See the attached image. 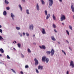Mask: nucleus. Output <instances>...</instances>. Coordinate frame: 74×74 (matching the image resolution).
<instances>
[{
    "mask_svg": "<svg viewBox=\"0 0 74 74\" xmlns=\"http://www.w3.org/2000/svg\"><path fill=\"white\" fill-rule=\"evenodd\" d=\"M53 0H49V6L51 7L53 4Z\"/></svg>",
    "mask_w": 74,
    "mask_h": 74,
    "instance_id": "f257e3e1",
    "label": "nucleus"
},
{
    "mask_svg": "<svg viewBox=\"0 0 74 74\" xmlns=\"http://www.w3.org/2000/svg\"><path fill=\"white\" fill-rule=\"evenodd\" d=\"M61 16L60 19H61V21H63L64 20L66 19V17L63 14L61 15Z\"/></svg>",
    "mask_w": 74,
    "mask_h": 74,
    "instance_id": "f03ea898",
    "label": "nucleus"
},
{
    "mask_svg": "<svg viewBox=\"0 0 74 74\" xmlns=\"http://www.w3.org/2000/svg\"><path fill=\"white\" fill-rule=\"evenodd\" d=\"M34 61L35 62V65H36V66L38 65V60H37V59L36 58H35L34 59Z\"/></svg>",
    "mask_w": 74,
    "mask_h": 74,
    "instance_id": "7ed1b4c3",
    "label": "nucleus"
},
{
    "mask_svg": "<svg viewBox=\"0 0 74 74\" xmlns=\"http://www.w3.org/2000/svg\"><path fill=\"white\" fill-rule=\"evenodd\" d=\"M70 66H71L72 68H74V62L73 61H71L70 62Z\"/></svg>",
    "mask_w": 74,
    "mask_h": 74,
    "instance_id": "20e7f679",
    "label": "nucleus"
},
{
    "mask_svg": "<svg viewBox=\"0 0 74 74\" xmlns=\"http://www.w3.org/2000/svg\"><path fill=\"white\" fill-rule=\"evenodd\" d=\"M51 56H53V55H54V53H55V50L53 49H52L51 50Z\"/></svg>",
    "mask_w": 74,
    "mask_h": 74,
    "instance_id": "39448f33",
    "label": "nucleus"
},
{
    "mask_svg": "<svg viewBox=\"0 0 74 74\" xmlns=\"http://www.w3.org/2000/svg\"><path fill=\"white\" fill-rule=\"evenodd\" d=\"M38 70H42L43 69V66H42L39 65L38 66Z\"/></svg>",
    "mask_w": 74,
    "mask_h": 74,
    "instance_id": "423d86ee",
    "label": "nucleus"
},
{
    "mask_svg": "<svg viewBox=\"0 0 74 74\" xmlns=\"http://www.w3.org/2000/svg\"><path fill=\"white\" fill-rule=\"evenodd\" d=\"M34 26L33 25H32L29 26V29L31 30H33Z\"/></svg>",
    "mask_w": 74,
    "mask_h": 74,
    "instance_id": "0eeeda50",
    "label": "nucleus"
},
{
    "mask_svg": "<svg viewBox=\"0 0 74 74\" xmlns=\"http://www.w3.org/2000/svg\"><path fill=\"white\" fill-rule=\"evenodd\" d=\"M39 47H40L41 49H45L46 48V47L44 45H42V46H40Z\"/></svg>",
    "mask_w": 74,
    "mask_h": 74,
    "instance_id": "6e6552de",
    "label": "nucleus"
},
{
    "mask_svg": "<svg viewBox=\"0 0 74 74\" xmlns=\"http://www.w3.org/2000/svg\"><path fill=\"white\" fill-rule=\"evenodd\" d=\"M36 9L38 11H40V8L38 3H37L36 5Z\"/></svg>",
    "mask_w": 74,
    "mask_h": 74,
    "instance_id": "1a4fd4ad",
    "label": "nucleus"
},
{
    "mask_svg": "<svg viewBox=\"0 0 74 74\" xmlns=\"http://www.w3.org/2000/svg\"><path fill=\"white\" fill-rule=\"evenodd\" d=\"M46 59V57H45V56H43L42 58V62H45V60Z\"/></svg>",
    "mask_w": 74,
    "mask_h": 74,
    "instance_id": "9d476101",
    "label": "nucleus"
},
{
    "mask_svg": "<svg viewBox=\"0 0 74 74\" xmlns=\"http://www.w3.org/2000/svg\"><path fill=\"white\" fill-rule=\"evenodd\" d=\"M46 15L47 16L46 17V19H49V18L51 16V15H50V14H48Z\"/></svg>",
    "mask_w": 74,
    "mask_h": 74,
    "instance_id": "9b49d317",
    "label": "nucleus"
},
{
    "mask_svg": "<svg viewBox=\"0 0 74 74\" xmlns=\"http://www.w3.org/2000/svg\"><path fill=\"white\" fill-rule=\"evenodd\" d=\"M11 17L12 18V19L14 21V18L15 17V16L12 13H11Z\"/></svg>",
    "mask_w": 74,
    "mask_h": 74,
    "instance_id": "f8f14e48",
    "label": "nucleus"
},
{
    "mask_svg": "<svg viewBox=\"0 0 74 74\" xmlns=\"http://www.w3.org/2000/svg\"><path fill=\"white\" fill-rule=\"evenodd\" d=\"M71 9L72 10V12H74V6H73V5H71Z\"/></svg>",
    "mask_w": 74,
    "mask_h": 74,
    "instance_id": "ddd939ff",
    "label": "nucleus"
},
{
    "mask_svg": "<svg viewBox=\"0 0 74 74\" xmlns=\"http://www.w3.org/2000/svg\"><path fill=\"white\" fill-rule=\"evenodd\" d=\"M42 34H46V32H45V29L44 28L42 29Z\"/></svg>",
    "mask_w": 74,
    "mask_h": 74,
    "instance_id": "4468645a",
    "label": "nucleus"
},
{
    "mask_svg": "<svg viewBox=\"0 0 74 74\" xmlns=\"http://www.w3.org/2000/svg\"><path fill=\"white\" fill-rule=\"evenodd\" d=\"M19 7L20 10H21V11H22V7L21 6V5H19Z\"/></svg>",
    "mask_w": 74,
    "mask_h": 74,
    "instance_id": "2eb2a0df",
    "label": "nucleus"
},
{
    "mask_svg": "<svg viewBox=\"0 0 74 74\" xmlns=\"http://www.w3.org/2000/svg\"><path fill=\"white\" fill-rule=\"evenodd\" d=\"M45 61L46 63H48V62H49V59L48 58H46L45 60Z\"/></svg>",
    "mask_w": 74,
    "mask_h": 74,
    "instance_id": "dca6fc26",
    "label": "nucleus"
},
{
    "mask_svg": "<svg viewBox=\"0 0 74 74\" xmlns=\"http://www.w3.org/2000/svg\"><path fill=\"white\" fill-rule=\"evenodd\" d=\"M0 52L1 53H4V50L2 48H1L0 49Z\"/></svg>",
    "mask_w": 74,
    "mask_h": 74,
    "instance_id": "f3484780",
    "label": "nucleus"
},
{
    "mask_svg": "<svg viewBox=\"0 0 74 74\" xmlns=\"http://www.w3.org/2000/svg\"><path fill=\"white\" fill-rule=\"evenodd\" d=\"M51 38L53 41H55V40H56V39L55 38H54V37L53 36H51Z\"/></svg>",
    "mask_w": 74,
    "mask_h": 74,
    "instance_id": "a211bd4d",
    "label": "nucleus"
},
{
    "mask_svg": "<svg viewBox=\"0 0 74 74\" xmlns=\"http://www.w3.org/2000/svg\"><path fill=\"white\" fill-rule=\"evenodd\" d=\"M53 20H55L56 19V17L55 16V15H54V14H53Z\"/></svg>",
    "mask_w": 74,
    "mask_h": 74,
    "instance_id": "6ab92c4d",
    "label": "nucleus"
},
{
    "mask_svg": "<svg viewBox=\"0 0 74 74\" xmlns=\"http://www.w3.org/2000/svg\"><path fill=\"white\" fill-rule=\"evenodd\" d=\"M3 14L4 15H5V16L6 15H7V12H6V11H5L3 12Z\"/></svg>",
    "mask_w": 74,
    "mask_h": 74,
    "instance_id": "aec40b11",
    "label": "nucleus"
},
{
    "mask_svg": "<svg viewBox=\"0 0 74 74\" xmlns=\"http://www.w3.org/2000/svg\"><path fill=\"white\" fill-rule=\"evenodd\" d=\"M69 29H70L71 30H73V28H72V26L71 25H69Z\"/></svg>",
    "mask_w": 74,
    "mask_h": 74,
    "instance_id": "412c9836",
    "label": "nucleus"
},
{
    "mask_svg": "<svg viewBox=\"0 0 74 74\" xmlns=\"http://www.w3.org/2000/svg\"><path fill=\"white\" fill-rule=\"evenodd\" d=\"M46 53H47V54H48V55H50L51 53V51H47L46 52Z\"/></svg>",
    "mask_w": 74,
    "mask_h": 74,
    "instance_id": "4be33fe9",
    "label": "nucleus"
},
{
    "mask_svg": "<svg viewBox=\"0 0 74 74\" xmlns=\"http://www.w3.org/2000/svg\"><path fill=\"white\" fill-rule=\"evenodd\" d=\"M5 2L6 4H8L9 3V2L7 1V0H5Z\"/></svg>",
    "mask_w": 74,
    "mask_h": 74,
    "instance_id": "5701e85b",
    "label": "nucleus"
},
{
    "mask_svg": "<svg viewBox=\"0 0 74 74\" xmlns=\"http://www.w3.org/2000/svg\"><path fill=\"white\" fill-rule=\"evenodd\" d=\"M29 10H26V13L27 14H28L29 15V14H30V13H29Z\"/></svg>",
    "mask_w": 74,
    "mask_h": 74,
    "instance_id": "b1692460",
    "label": "nucleus"
},
{
    "mask_svg": "<svg viewBox=\"0 0 74 74\" xmlns=\"http://www.w3.org/2000/svg\"><path fill=\"white\" fill-rule=\"evenodd\" d=\"M45 15H48L47 12V10H45Z\"/></svg>",
    "mask_w": 74,
    "mask_h": 74,
    "instance_id": "393cba45",
    "label": "nucleus"
},
{
    "mask_svg": "<svg viewBox=\"0 0 74 74\" xmlns=\"http://www.w3.org/2000/svg\"><path fill=\"white\" fill-rule=\"evenodd\" d=\"M41 1L42 2V4H45V2L43 0H41Z\"/></svg>",
    "mask_w": 74,
    "mask_h": 74,
    "instance_id": "a878e982",
    "label": "nucleus"
},
{
    "mask_svg": "<svg viewBox=\"0 0 74 74\" xmlns=\"http://www.w3.org/2000/svg\"><path fill=\"white\" fill-rule=\"evenodd\" d=\"M66 33H67V34H68V35L69 36V35H70V33H69V31H68V30H66Z\"/></svg>",
    "mask_w": 74,
    "mask_h": 74,
    "instance_id": "bb28decb",
    "label": "nucleus"
},
{
    "mask_svg": "<svg viewBox=\"0 0 74 74\" xmlns=\"http://www.w3.org/2000/svg\"><path fill=\"white\" fill-rule=\"evenodd\" d=\"M4 40V39H3L1 36H0V40Z\"/></svg>",
    "mask_w": 74,
    "mask_h": 74,
    "instance_id": "cd10ccee",
    "label": "nucleus"
},
{
    "mask_svg": "<svg viewBox=\"0 0 74 74\" xmlns=\"http://www.w3.org/2000/svg\"><path fill=\"white\" fill-rule=\"evenodd\" d=\"M36 70L37 73H39V71H38V69H36Z\"/></svg>",
    "mask_w": 74,
    "mask_h": 74,
    "instance_id": "c85d7f7f",
    "label": "nucleus"
},
{
    "mask_svg": "<svg viewBox=\"0 0 74 74\" xmlns=\"http://www.w3.org/2000/svg\"><path fill=\"white\" fill-rule=\"evenodd\" d=\"M11 70L12 71V72H13V73H16V72H15V71H14V70L13 69H12Z\"/></svg>",
    "mask_w": 74,
    "mask_h": 74,
    "instance_id": "c756f323",
    "label": "nucleus"
},
{
    "mask_svg": "<svg viewBox=\"0 0 74 74\" xmlns=\"http://www.w3.org/2000/svg\"><path fill=\"white\" fill-rule=\"evenodd\" d=\"M62 52L63 53H64V54L65 55H66V52L62 50Z\"/></svg>",
    "mask_w": 74,
    "mask_h": 74,
    "instance_id": "7c9ffc66",
    "label": "nucleus"
},
{
    "mask_svg": "<svg viewBox=\"0 0 74 74\" xmlns=\"http://www.w3.org/2000/svg\"><path fill=\"white\" fill-rule=\"evenodd\" d=\"M28 51L29 53H31V51H30V50L29 49H28Z\"/></svg>",
    "mask_w": 74,
    "mask_h": 74,
    "instance_id": "2f4dec72",
    "label": "nucleus"
},
{
    "mask_svg": "<svg viewBox=\"0 0 74 74\" xmlns=\"http://www.w3.org/2000/svg\"><path fill=\"white\" fill-rule=\"evenodd\" d=\"M25 69H27V68H29V66L28 65H26L25 66Z\"/></svg>",
    "mask_w": 74,
    "mask_h": 74,
    "instance_id": "473e14b6",
    "label": "nucleus"
},
{
    "mask_svg": "<svg viewBox=\"0 0 74 74\" xmlns=\"http://www.w3.org/2000/svg\"><path fill=\"white\" fill-rule=\"evenodd\" d=\"M53 26L54 28H55L56 27V25H55L53 24Z\"/></svg>",
    "mask_w": 74,
    "mask_h": 74,
    "instance_id": "72a5a7b5",
    "label": "nucleus"
},
{
    "mask_svg": "<svg viewBox=\"0 0 74 74\" xmlns=\"http://www.w3.org/2000/svg\"><path fill=\"white\" fill-rule=\"evenodd\" d=\"M7 58L8 59H10V57H9V56H8V55L7 56Z\"/></svg>",
    "mask_w": 74,
    "mask_h": 74,
    "instance_id": "f704fd0d",
    "label": "nucleus"
},
{
    "mask_svg": "<svg viewBox=\"0 0 74 74\" xmlns=\"http://www.w3.org/2000/svg\"><path fill=\"white\" fill-rule=\"evenodd\" d=\"M26 34L27 36H29V34L28 33H26Z\"/></svg>",
    "mask_w": 74,
    "mask_h": 74,
    "instance_id": "c9c22d12",
    "label": "nucleus"
},
{
    "mask_svg": "<svg viewBox=\"0 0 74 74\" xmlns=\"http://www.w3.org/2000/svg\"><path fill=\"white\" fill-rule=\"evenodd\" d=\"M6 9L7 10H10V7H7Z\"/></svg>",
    "mask_w": 74,
    "mask_h": 74,
    "instance_id": "e433bc0d",
    "label": "nucleus"
},
{
    "mask_svg": "<svg viewBox=\"0 0 74 74\" xmlns=\"http://www.w3.org/2000/svg\"><path fill=\"white\" fill-rule=\"evenodd\" d=\"M12 42L14 43V44H15L16 43V41L15 40L14 42Z\"/></svg>",
    "mask_w": 74,
    "mask_h": 74,
    "instance_id": "4c0bfd02",
    "label": "nucleus"
},
{
    "mask_svg": "<svg viewBox=\"0 0 74 74\" xmlns=\"http://www.w3.org/2000/svg\"><path fill=\"white\" fill-rule=\"evenodd\" d=\"M21 56L22 58H24V56H23V55L22 54H21Z\"/></svg>",
    "mask_w": 74,
    "mask_h": 74,
    "instance_id": "58836bf2",
    "label": "nucleus"
},
{
    "mask_svg": "<svg viewBox=\"0 0 74 74\" xmlns=\"http://www.w3.org/2000/svg\"><path fill=\"white\" fill-rule=\"evenodd\" d=\"M21 45L20 44H19V48H21Z\"/></svg>",
    "mask_w": 74,
    "mask_h": 74,
    "instance_id": "ea45409f",
    "label": "nucleus"
},
{
    "mask_svg": "<svg viewBox=\"0 0 74 74\" xmlns=\"http://www.w3.org/2000/svg\"><path fill=\"white\" fill-rule=\"evenodd\" d=\"M54 31L56 33H57V32H58V31H56V30L55 29H54Z\"/></svg>",
    "mask_w": 74,
    "mask_h": 74,
    "instance_id": "a19ab883",
    "label": "nucleus"
},
{
    "mask_svg": "<svg viewBox=\"0 0 74 74\" xmlns=\"http://www.w3.org/2000/svg\"><path fill=\"white\" fill-rule=\"evenodd\" d=\"M16 29H17V30H19V27H16Z\"/></svg>",
    "mask_w": 74,
    "mask_h": 74,
    "instance_id": "79ce46f5",
    "label": "nucleus"
},
{
    "mask_svg": "<svg viewBox=\"0 0 74 74\" xmlns=\"http://www.w3.org/2000/svg\"><path fill=\"white\" fill-rule=\"evenodd\" d=\"M20 73H21V74H23V72L22 71H21L20 72Z\"/></svg>",
    "mask_w": 74,
    "mask_h": 74,
    "instance_id": "37998d69",
    "label": "nucleus"
},
{
    "mask_svg": "<svg viewBox=\"0 0 74 74\" xmlns=\"http://www.w3.org/2000/svg\"><path fill=\"white\" fill-rule=\"evenodd\" d=\"M22 1H23V2L25 3V1H26V0H22Z\"/></svg>",
    "mask_w": 74,
    "mask_h": 74,
    "instance_id": "c03bdc74",
    "label": "nucleus"
},
{
    "mask_svg": "<svg viewBox=\"0 0 74 74\" xmlns=\"http://www.w3.org/2000/svg\"><path fill=\"white\" fill-rule=\"evenodd\" d=\"M69 48L70 51H72V49H71L70 47H69Z\"/></svg>",
    "mask_w": 74,
    "mask_h": 74,
    "instance_id": "a18cd8bd",
    "label": "nucleus"
},
{
    "mask_svg": "<svg viewBox=\"0 0 74 74\" xmlns=\"http://www.w3.org/2000/svg\"><path fill=\"white\" fill-rule=\"evenodd\" d=\"M20 35L21 36V37L22 36V35L21 34H20Z\"/></svg>",
    "mask_w": 74,
    "mask_h": 74,
    "instance_id": "49530a36",
    "label": "nucleus"
},
{
    "mask_svg": "<svg viewBox=\"0 0 74 74\" xmlns=\"http://www.w3.org/2000/svg\"><path fill=\"white\" fill-rule=\"evenodd\" d=\"M0 32L1 33L2 32V30L1 29H0Z\"/></svg>",
    "mask_w": 74,
    "mask_h": 74,
    "instance_id": "de8ad7c7",
    "label": "nucleus"
},
{
    "mask_svg": "<svg viewBox=\"0 0 74 74\" xmlns=\"http://www.w3.org/2000/svg\"><path fill=\"white\" fill-rule=\"evenodd\" d=\"M23 35L24 36H25V33L23 32Z\"/></svg>",
    "mask_w": 74,
    "mask_h": 74,
    "instance_id": "09e8293b",
    "label": "nucleus"
},
{
    "mask_svg": "<svg viewBox=\"0 0 74 74\" xmlns=\"http://www.w3.org/2000/svg\"><path fill=\"white\" fill-rule=\"evenodd\" d=\"M66 74H69V71H67L66 72Z\"/></svg>",
    "mask_w": 74,
    "mask_h": 74,
    "instance_id": "8fccbe9b",
    "label": "nucleus"
},
{
    "mask_svg": "<svg viewBox=\"0 0 74 74\" xmlns=\"http://www.w3.org/2000/svg\"><path fill=\"white\" fill-rule=\"evenodd\" d=\"M13 49H14V51H16V49H15V48H13Z\"/></svg>",
    "mask_w": 74,
    "mask_h": 74,
    "instance_id": "3c124183",
    "label": "nucleus"
},
{
    "mask_svg": "<svg viewBox=\"0 0 74 74\" xmlns=\"http://www.w3.org/2000/svg\"><path fill=\"white\" fill-rule=\"evenodd\" d=\"M60 1V2H62V0H59Z\"/></svg>",
    "mask_w": 74,
    "mask_h": 74,
    "instance_id": "603ef678",
    "label": "nucleus"
},
{
    "mask_svg": "<svg viewBox=\"0 0 74 74\" xmlns=\"http://www.w3.org/2000/svg\"><path fill=\"white\" fill-rule=\"evenodd\" d=\"M58 44H60V42H58Z\"/></svg>",
    "mask_w": 74,
    "mask_h": 74,
    "instance_id": "864d4df0",
    "label": "nucleus"
},
{
    "mask_svg": "<svg viewBox=\"0 0 74 74\" xmlns=\"http://www.w3.org/2000/svg\"><path fill=\"white\" fill-rule=\"evenodd\" d=\"M1 27H2L1 25H0V28H1Z\"/></svg>",
    "mask_w": 74,
    "mask_h": 74,
    "instance_id": "5fc2aeb1",
    "label": "nucleus"
},
{
    "mask_svg": "<svg viewBox=\"0 0 74 74\" xmlns=\"http://www.w3.org/2000/svg\"><path fill=\"white\" fill-rule=\"evenodd\" d=\"M0 56H2V55L1 54H0Z\"/></svg>",
    "mask_w": 74,
    "mask_h": 74,
    "instance_id": "6e6d98bb",
    "label": "nucleus"
},
{
    "mask_svg": "<svg viewBox=\"0 0 74 74\" xmlns=\"http://www.w3.org/2000/svg\"><path fill=\"white\" fill-rule=\"evenodd\" d=\"M66 41L67 42H68V43H69V42H68V41L67 40H66Z\"/></svg>",
    "mask_w": 74,
    "mask_h": 74,
    "instance_id": "4d7b16f0",
    "label": "nucleus"
},
{
    "mask_svg": "<svg viewBox=\"0 0 74 74\" xmlns=\"http://www.w3.org/2000/svg\"><path fill=\"white\" fill-rule=\"evenodd\" d=\"M18 47H19V43H18L17 44Z\"/></svg>",
    "mask_w": 74,
    "mask_h": 74,
    "instance_id": "13d9d810",
    "label": "nucleus"
},
{
    "mask_svg": "<svg viewBox=\"0 0 74 74\" xmlns=\"http://www.w3.org/2000/svg\"><path fill=\"white\" fill-rule=\"evenodd\" d=\"M34 45H36V43H34Z\"/></svg>",
    "mask_w": 74,
    "mask_h": 74,
    "instance_id": "bf43d9fd",
    "label": "nucleus"
},
{
    "mask_svg": "<svg viewBox=\"0 0 74 74\" xmlns=\"http://www.w3.org/2000/svg\"><path fill=\"white\" fill-rule=\"evenodd\" d=\"M73 18L74 19V15L73 16Z\"/></svg>",
    "mask_w": 74,
    "mask_h": 74,
    "instance_id": "052dcab7",
    "label": "nucleus"
},
{
    "mask_svg": "<svg viewBox=\"0 0 74 74\" xmlns=\"http://www.w3.org/2000/svg\"><path fill=\"white\" fill-rule=\"evenodd\" d=\"M62 25H64V23H62Z\"/></svg>",
    "mask_w": 74,
    "mask_h": 74,
    "instance_id": "680f3d73",
    "label": "nucleus"
},
{
    "mask_svg": "<svg viewBox=\"0 0 74 74\" xmlns=\"http://www.w3.org/2000/svg\"><path fill=\"white\" fill-rule=\"evenodd\" d=\"M33 36L34 37H35V35H33Z\"/></svg>",
    "mask_w": 74,
    "mask_h": 74,
    "instance_id": "e2e57ef3",
    "label": "nucleus"
},
{
    "mask_svg": "<svg viewBox=\"0 0 74 74\" xmlns=\"http://www.w3.org/2000/svg\"><path fill=\"white\" fill-rule=\"evenodd\" d=\"M20 28L19 27V30H20Z\"/></svg>",
    "mask_w": 74,
    "mask_h": 74,
    "instance_id": "0e129e2a",
    "label": "nucleus"
},
{
    "mask_svg": "<svg viewBox=\"0 0 74 74\" xmlns=\"http://www.w3.org/2000/svg\"><path fill=\"white\" fill-rule=\"evenodd\" d=\"M49 8H50V7H49Z\"/></svg>",
    "mask_w": 74,
    "mask_h": 74,
    "instance_id": "69168bd1",
    "label": "nucleus"
}]
</instances>
